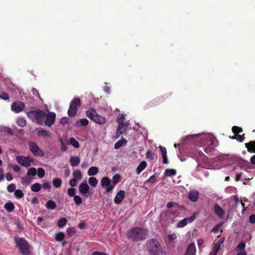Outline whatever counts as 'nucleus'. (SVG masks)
I'll list each match as a JSON object with an SVG mask.
<instances>
[{
    "instance_id": "nucleus-1",
    "label": "nucleus",
    "mask_w": 255,
    "mask_h": 255,
    "mask_svg": "<svg viewBox=\"0 0 255 255\" xmlns=\"http://www.w3.org/2000/svg\"><path fill=\"white\" fill-rule=\"evenodd\" d=\"M148 233V230L145 229L135 227L128 231L127 236L133 241H138L145 239Z\"/></svg>"
},
{
    "instance_id": "nucleus-2",
    "label": "nucleus",
    "mask_w": 255,
    "mask_h": 255,
    "mask_svg": "<svg viewBox=\"0 0 255 255\" xmlns=\"http://www.w3.org/2000/svg\"><path fill=\"white\" fill-rule=\"evenodd\" d=\"M27 117L37 125H42L43 124L46 112L42 110L37 109L36 111H30L27 113Z\"/></svg>"
},
{
    "instance_id": "nucleus-3",
    "label": "nucleus",
    "mask_w": 255,
    "mask_h": 255,
    "mask_svg": "<svg viewBox=\"0 0 255 255\" xmlns=\"http://www.w3.org/2000/svg\"><path fill=\"white\" fill-rule=\"evenodd\" d=\"M146 245L147 251L153 255H160L163 252L161 245L156 239L148 240Z\"/></svg>"
},
{
    "instance_id": "nucleus-4",
    "label": "nucleus",
    "mask_w": 255,
    "mask_h": 255,
    "mask_svg": "<svg viewBox=\"0 0 255 255\" xmlns=\"http://www.w3.org/2000/svg\"><path fill=\"white\" fill-rule=\"evenodd\" d=\"M86 116L95 123L102 125L106 122V118L101 115H99L94 108H90L86 112Z\"/></svg>"
},
{
    "instance_id": "nucleus-5",
    "label": "nucleus",
    "mask_w": 255,
    "mask_h": 255,
    "mask_svg": "<svg viewBox=\"0 0 255 255\" xmlns=\"http://www.w3.org/2000/svg\"><path fill=\"white\" fill-rule=\"evenodd\" d=\"M124 119L125 118L123 115H122L121 118L119 117L118 118V128L116 131V136L117 137L124 133L128 128V124L124 122Z\"/></svg>"
},
{
    "instance_id": "nucleus-6",
    "label": "nucleus",
    "mask_w": 255,
    "mask_h": 255,
    "mask_svg": "<svg viewBox=\"0 0 255 255\" xmlns=\"http://www.w3.org/2000/svg\"><path fill=\"white\" fill-rule=\"evenodd\" d=\"M16 244L22 255H29V245L25 240L21 238L17 241Z\"/></svg>"
},
{
    "instance_id": "nucleus-7",
    "label": "nucleus",
    "mask_w": 255,
    "mask_h": 255,
    "mask_svg": "<svg viewBox=\"0 0 255 255\" xmlns=\"http://www.w3.org/2000/svg\"><path fill=\"white\" fill-rule=\"evenodd\" d=\"M81 106V101L79 98H75L70 103L69 109L68 111V115L70 117H74L77 113V107Z\"/></svg>"
},
{
    "instance_id": "nucleus-8",
    "label": "nucleus",
    "mask_w": 255,
    "mask_h": 255,
    "mask_svg": "<svg viewBox=\"0 0 255 255\" xmlns=\"http://www.w3.org/2000/svg\"><path fill=\"white\" fill-rule=\"evenodd\" d=\"M17 162L22 166L29 167L30 163L34 161V158L30 156H17L16 157Z\"/></svg>"
},
{
    "instance_id": "nucleus-9",
    "label": "nucleus",
    "mask_w": 255,
    "mask_h": 255,
    "mask_svg": "<svg viewBox=\"0 0 255 255\" xmlns=\"http://www.w3.org/2000/svg\"><path fill=\"white\" fill-rule=\"evenodd\" d=\"M28 145L29 150L34 156L42 157L44 155L43 152L35 142L31 141L29 143Z\"/></svg>"
},
{
    "instance_id": "nucleus-10",
    "label": "nucleus",
    "mask_w": 255,
    "mask_h": 255,
    "mask_svg": "<svg viewBox=\"0 0 255 255\" xmlns=\"http://www.w3.org/2000/svg\"><path fill=\"white\" fill-rule=\"evenodd\" d=\"M56 116V114L54 112H49L47 114L46 113L44 125L48 127H51L55 122Z\"/></svg>"
},
{
    "instance_id": "nucleus-11",
    "label": "nucleus",
    "mask_w": 255,
    "mask_h": 255,
    "mask_svg": "<svg viewBox=\"0 0 255 255\" xmlns=\"http://www.w3.org/2000/svg\"><path fill=\"white\" fill-rule=\"evenodd\" d=\"M164 102V97L160 96L150 101L149 102L147 103L146 107L147 108L157 106Z\"/></svg>"
},
{
    "instance_id": "nucleus-12",
    "label": "nucleus",
    "mask_w": 255,
    "mask_h": 255,
    "mask_svg": "<svg viewBox=\"0 0 255 255\" xmlns=\"http://www.w3.org/2000/svg\"><path fill=\"white\" fill-rule=\"evenodd\" d=\"M25 108V104L21 102L16 101L11 105V110L16 113H19L22 111Z\"/></svg>"
},
{
    "instance_id": "nucleus-13",
    "label": "nucleus",
    "mask_w": 255,
    "mask_h": 255,
    "mask_svg": "<svg viewBox=\"0 0 255 255\" xmlns=\"http://www.w3.org/2000/svg\"><path fill=\"white\" fill-rule=\"evenodd\" d=\"M195 218L196 215L195 214H194L190 217L184 218L178 222L177 224V227L178 228H183L185 227L188 223H191L193 222L195 220Z\"/></svg>"
},
{
    "instance_id": "nucleus-14",
    "label": "nucleus",
    "mask_w": 255,
    "mask_h": 255,
    "mask_svg": "<svg viewBox=\"0 0 255 255\" xmlns=\"http://www.w3.org/2000/svg\"><path fill=\"white\" fill-rule=\"evenodd\" d=\"M79 190L80 193L85 195L86 197H88L87 193L90 191V187L86 181L83 182L79 187Z\"/></svg>"
},
{
    "instance_id": "nucleus-15",
    "label": "nucleus",
    "mask_w": 255,
    "mask_h": 255,
    "mask_svg": "<svg viewBox=\"0 0 255 255\" xmlns=\"http://www.w3.org/2000/svg\"><path fill=\"white\" fill-rule=\"evenodd\" d=\"M126 196V192L124 190L119 191L114 198V201L115 204H119L124 199Z\"/></svg>"
},
{
    "instance_id": "nucleus-16",
    "label": "nucleus",
    "mask_w": 255,
    "mask_h": 255,
    "mask_svg": "<svg viewBox=\"0 0 255 255\" xmlns=\"http://www.w3.org/2000/svg\"><path fill=\"white\" fill-rule=\"evenodd\" d=\"M196 252L195 244L194 243H191L188 246L185 255H195Z\"/></svg>"
},
{
    "instance_id": "nucleus-17",
    "label": "nucleus",
    "mask_w": 255,
    "mask_h": 255,
    "mask_svg": "<svg viewBox=\"0 0 255 255\" xmlns=\"http://www.w3.org/2000/svg\"><path fill=\"white\" fill-rule=\"evenodd\" d=\"M215 214L220 218H223L225 214L224 210L218 204H215L214 207Z\"/></svg>"
},
{
    "instance_id": "nucleus-18",
    "label": "nucleus",
    "mask_w": 255,
    "mask_h": 255,
    "mask_svg": "<svg viewBox=\"0 0 255 255\" xmlns=\"http://www.w3.org/2000/svg\"><path fill=\"white\" fill-rule=\"evenodd\" d=\"M69 161L70 165L72 166L75 167L79 164L81 161V159L79 156H71V157L70 158Z\"/></svg>"
},
{
    "instance_id": "nucleus-19",
    "label": "nucleus",
    "mask_w": 255,
    "mask_h": 255,
    "mask_svg": "<svg viewBox=\"0 0 255 255\" xmlns=\"http://www.w3.org/2000/svg\"><path fill=\"white\" fill-rule=\"evenodd\" d=\"M199 193L198 191H191L188 193V197L192 202H196L199 197Z\"/></svg>"
},
{
    "instance_id": "nucleus-20",
    "label": "nucleus",
    "mask_w": 255,
    "mask_h": 255,
    "mask_svg": "<svg viewBox=\"0 0 255 255\" xmlns=\"http://www.w3.org/2000/svg\"><path fill=\"white\" fill-rule=\"evenodd\" d=\"M245 145L249 152L255 153V140L251 141L248 143H245Z\"/></svg>"
},
{
    "instance_id": "nucleus-21",
    "label": "nucleus",
    "mask_w": 255,
    "mask_h": 255,
    "mask_svg": "<svg viewBox=\"0 0 255 255\" xmlns=\"http://www.w3.org/2000/svg\"><path fill=\"white\" fill-rule=\"evenodd\" d=\"M37 135L39 137H50L51 136V133L50 132L44 129H41L38 131L37 133Z\"/></svg>"
},
{
    "instance_id": "nucleus-22",
    "label": "nucleus",
    "mask_w": 255,
    "mask_h": 255,
    "mask_svg": "<svg viewBox=\"0 0 255 255\" xmlns=\"http://www.w3.org/2000/svg\"><path fill=\"white\" fill-rule=\"evenodd\" d=\"M147 166V163L145 161H141L136 168V173L139 174Z\"/></svg>"
},
{
    "instance_id": "nucleus-23",
    "label": "nucleus",
    "mask_w": 255,
    "mask_h": 255,
    "mask_svg": "<svg viewBox=\"0 0 255 255\" xmlns=\"http://www.w3.org/2000/svg\"><path fill=\"white\" fill-rule=\"evenodd\" d=\"M111 184L112 183L110 179L107 176L103 177L101 180V184L102 187H105Z\"/></svg>"
},
{
    "instance_id": "nucleus-24",
    "label": "nucleus",
    "mask_w": 255,
    "mask_h": 255,
    "mask_svg": "<svg viewBox=\"0 0 255 255\" xmlns=\"http://www.w3.org/2000/svg\"><path fill=\"white\" fill-rule=\"evenodd\" d=\"M127 140L123 138L122 139L119 140L118 141H117L114 145V148L115 149H119L121 147H122L123 145H125L127 143Z\"/></svg>"
},
{
    "instance_id": "nucleus-25",
    "label": "nucleus",
    "mask_w": 255,
    "mask_h": 255,
    "mask_svg": "<svg viewBox=\"0 0 255 255\" xmlns=\"http://www.w3.org/2000/svg\"><path fill=\"white\" fill-rule=\"evenodd\" d=\"M4 208L8 212H13L14 209V205L11 202L6 203L4 205Z\"/></svg>"
},
{
    "instance_id": "nucleus-26",
    "label": "nucleus",
    "mask_w": 255,
    "mask_h": 255,
    "mask_svg": "<svg viewBox=\"0 0 255 255\" xmlns=\"http://www.w3.org/2000/svg\"><path fill=\"white\" fill-rule=\"evenodd\" d=\"M45 207L49 210H54L56 207V204L53 200H49L46 203Z\"/></svg>"
},
{
    "instance_id": "nucleus-27",
    "label": "nucleus",
    "mask_w": 255,
    "mask_h": 255,
    "mask_svg": "<svg viewBox=\"0 0 255 255\" xmlns=\"http://www.w3.org/2000/svg\"><path fill=\"white\" fill-rule=\"evenodd\" d=\"M121 176L119 174H116L113 176L112 184H113V185L116 186L121 182Z\"/></svg>"
},
{
    "instance_id": "nucleus-28",
    "label": "nucleus",
    "mask_w": 255,
    "mask_h": 255,
    "mask_svg": "<svg viewBox=\"0 0 255 255\" xmlns=\"http://www.w3.org/2000/svg\"><path fill=\"white\" fill-rule=\"evenodd\" d=\"M89 122L87 119H82L76 123L75 126L76 127H80L81 126L85 127L87 126Z\"/></svg>"
},
{
    "instance_id": "nucleus-29",
    "label": "nucleus",
    "mask_w": 255,
    "mask_h": 255,
    "mask_svg": "<svg viewBox=\"0 0 255 255\" xmlns=\"http://www.w3.org/2000/svg\"><path fill=\"white\" fill-rule=\"evenodd\" d=\"M67 220L65 218H61L57 221V225L59 228H63L67 224Z\"/></svg>"
},
{
    "instance_id": "nucleus-30",
    "label": "nucleus",
    "mask_w": 255,
    "mask_h": 255,
    "mask_svg": "<svg viewBox=\"0 0 255 255\" xmlns=\"http://www.w3.org/2000/svg\"><path fill=\"white\" fill-rule=\"evenodd\" d=\"M41 189V185L39 183H35L31 186V190L34 192L39 191Z\"/></svg>"
},
{
    "instance_id": "nucleus-31",
    "label": "nucleus",
    "mask_w": 255,
    "mask_h": 255,
    "mask_svg": "<svg viewBox=\"0 0 255 255\" xmlns=\"http://www.w3.org/2000/svg\"><path fill=\"white\" fill-rule=\"evenodd\" d=\"M17 125L22 128L24 127L26 125V122L24 118L19 117L16 120Z\"/></svg>"
},
{
    "instance_id": "nucleus-32",
    "label": "nucleus",
    "mask_w": 255,
    "mask_h": 255,
    "mask_svg": "<svg viewBox=\"0 0 255 255\" xmlns=\"http://www.w3.org/2000/svg\"><path fill=\"white\" fill-rule=\"evenodd\" d=\"M0 131L9 134L10 135L14 134V132L11 128L6 127H2L0 129Z\"/></svg>"
},
{
    "instance_id": "nucleus-33",
    "label": "nucleus",
    "mask_w": 255,
    "mask_h": 255,
    "mask_svg": "<svg viewBox=\"0 0 255 255\" xmlns=\"http://www.w3.org/2000/svg\"><path fill=\"white\" fill-rule=\"evenodd\" d=\"M98 172V168L97 167L93 166L90 167L88 171V174L89 176L96 175Z\"/></svg>"
},
{
    "instance_id": "nucleus-34",
    "label": "nucleus",
    "mask_w": 255,
    "mask_h": 255,
    "mask_svg": "<svg viewBox=\"0 0 255 255\" xmlns=\"http://www.w3.org/2000/svg\"><path fill=\"white\" fill-rule=\"evenodd\" d=\"M52 184L55 188H59L62 184V180L59 178H54L52 180Z\"/></svg>"
},
{
    "instance_id": "nucleus-35",
    "label": "nucleus",
    "mask_w": 255,
    "mask_h": 255,
    "mask_svg": "<svg viewBox=\"0 0 255 255\" xmlns=\"http://www.w3.org/2000/svg\"><path fill=\"white\" fill-rule=\"evenodd\" d=\"M164 174L168 176H175L176 174V171L174 169H166Z\"/></svg>"
},
{
    "instance_id": "nucleus-36",
    "label": "nucleus",
    "mask_w": 255,
    "mask_h": 255,
    "mask_svg": "<svg viewBox=\"0 0 255 255\" xmlns=\"http://www.w3.org/2000/svg\"><path fill=\"white\" fill-rule=\"evenodd\" d=\"M65 237V234L62 232H60L56 234L55 240L57 242L62 241Z\"/></svg>"
},
{
    "instance_id": "nucleus-37",
    "label": "nucleus",
    "mask_w": 255,
    "mask_h": 255,
    "mask_svg": "<svg viewBox=\"0 0 255 255\" xmlns=\"http://www.w3.org/2000/svg\"><path fill=\"white\" fill-rule=\"evenodd\" d=\"M73 178H74L76 180L81 179L82 178L81 172L79 170H76L74 171L73 173Z\"/></svg>"
},
{
    "instance_id": "nucleus-38",
    "label": "nucleus",
    "mask_w": 255,
    "mask_h": 255,
    "mask_svg": "<svg viewBox=\"0 0 255 255\" xmlns=\"http://www.w3.org/2000/svg\"><path fill=\"white\" fill-rule=\"evenodd\" d=\"M88 181L89 184L92 187H95L98 183V180L94 177H90Z\"/></svg>"
},
{
    "instance_id": "nucleus-39",
    "label": "nucleus",
    "mask_w": 255,
    "mask_h": 255,
    "mask_svg": "<svg viewBox=\"0 0 255 255\" xmlns=\"http://www.w3.org/2000/svg\"><path fill=\"white\" fill-rule=\"evenodd\" d=\"M70 144L75 148H78L80 146L79 142L74 137H70L69 139Z\"/></svg>"
},
{
    "instance_id": "nucleus-40",
    "label": "nucleus",
    "mask_w": 255,
    "mask_h": 255,
    "mask_svg": "<svg viewBox=\"0 0 255 255\" xmlns=\"http://www.w3.org/2000/svg\"><path fill=\"white\" fill-rule=\"evenodd\" d=\"M232 131L236 135L239 133L243 132V129L241 127L234 126L232 128Z\"/></svg>"
},
{
    "instance_id": "nucleus-41",
    "label": "nucleus",
    "mask_w": 255,
    "mask_h": 255,
    "mask_svg": "<svg viewBox=\"0 0 255 255\" xmlns=\"http://www.w3.org/2000/svg\"><path fill=\"white\" fill-rule=\"evenodd\" d=\"M74 201L76 205L79 206L82 203V200L80 196L75 195L74 197Z\"/></svg>"
},
{
    "instance_id": "nucleus-42",
    "label": "nucleus",
    "mask_w": 255,
    "mask_h": 255,
    "mask_svg": "<svg viewBox=\"0 0 255 255\" xmlns=\"http://www.w3.org/2000/svg\"><path fill=\"white\" fill-rule=\"evenodd\" d=\"M36 174V169L34 167H32L28 169L27 172V176H35Z\"/></svg>"
},
{
    "instance_id": "nucleus-43",
    "label": "nucleus",
    "mask_w": 255,
    "mask_h": 255,
    "mask_svg": "<svg viewBox=\"0 0 255 255\" xmlns=\"http://www.w3.org/2000/svg\"><path fill=\"white\" fill-rule=\"evenodd\" d=\"M14 195L17 198H21L24 196V194L21 190L17 189L15 190Z\"/></svg>"
},
{
    "instance_id": "nucleus-44",
    "label": "nucleus",
    "mask_w": 255,
    "mask_h": 255,
    "mask_svg": "<svg viewBox=\"0 0 255 255\" xmlns=\"http://www.w3.org/2000/svg\"><path fill=\"white\" fill-rule=\"evenodd\" d=\"M45 170L42 168H38L37 169V175L39 178H42L45 175Z\"/></svg>"
},
{
    "instance_id": "nucleus-45",
    "label": "nucleus",
    "mask_w": 255,
    "mask_h": 255,
    "mask_svg": "<svg viewBox=\"0 0 255 255\" xmlns=\"http://www.w3.org/2000/svg\"><path fill=\"white\" fill-rule=\"evenodd\" d=\"M31 180L30 178L25 176L21 179V182L22 184H28L30 183Z\"/></svg>"
},
{
    "instance_id": "nucleus-46",
    "label": "nucleus",
    "mask_w": 255,
    "mask_h": 255,
    "mask_svg": "<svg viewBox=\"0 0 255 255\" xmlns=\"http://www.w3.org/2000/svg\"><path fill=\"white\" fill-rule=\"evenodd\" d=\"M76 189L74 188H70L68 190V194L70 197H73L76 194Z\"/></svg>"
},
{
    "instance_id": "nucleus-47",
    "label": "nucleus",
    "mask_w": 255,
    "mask_h": 255,
    "mask_svg": "<svg viewBox=\"0 0 255 255\" xmlns=\"http://www.w3.org/2000/svg\"><path fill=\"white\" fill-rule=\"evenodd\" d=\"M16 186L14 184L11 183L8 185L7 187V189L9 192H13L15 190Z\"/></svg>"
},
{
    "instance_id": "nucleus-48",
    "label": "nucleus",
    "mask_w": 255,
    "mask_h": 255,
    "mask_svg": "<svg viewBox=\"0 0 255 255\" xmlns=\"http://www.w3.org/2000/svg\"><path fill=\"white\" fill-rule=\"evenodd\" d=\"M67 232L69 237H71L76 232V230L74 228H68L67 229Z\"/></svg>"
},
{
    "instance_id": "nucleus-49",
    "label": "nucleus",
    "mask_w": 255,
    "mask_h": 255,
    "mask_svg": "<svg viewBox=\"0 0 255 255\" xmlns=\"http://www.w3.org/2000/svg\"><path fill=\"white\" fill-rule=\"evenodd\" d=\"M115 186L113 185V184H111L108 186H106V188L105 189V193H109L111 192L113 189L114 188Z\"/></svg>"
},
{
    "instance_id": "nucleus-50",
    "label": "nucleus",
    "mask_w": 255,
    "mask_h": 255,
    "mask_svg": "<svg viewBox=\"0 0 255 255\" xmlns=\"http://www.w3.org/2000/svg\"><path fill=\"white\" fill-rule=\"evenodd\" d=\"M246 245L244 242H241L237 247V249L238 250L242 251L245 248Z\"/></svg>"
},
{
    "instance_id": "nucleus-51",
    "label": "nucleus",
    "mask_w": 255,
    "mask_h": 255,
    "mask_svg": "<svg viewBox=\"0 0 255 255\" xmlns=\"http://www.w3.org/2000/svg\"><path fill=\"white\" fill-rule=\"evenodd\" d=\"M0 99H3L4 100H8L9 96L7 93L2 92L0 93Z\"/></svg>"
},
{
    "instance_id": "nucleus-52",
    "label": "nucleus",
    "mask_w": 255,
    "mask_h": 255,
    "mask_svg": "<svg viewBox=\"0 0 255 255\" xmlns=\"http://www.w3.org/2000/svg\"><path fill=\"white\" fill-rule=\"evenodd\" d=\"M43 187L44 189H50L51 188V184L49 181H47L43 183L42 185H41V187Z\"/></svg>"
},
{
    "instance_id": "nucleus-53",
    "label": "nucleus",
    "mask_w": 255,
    "mask_h": 255,
    "mask_svg": "<svg viewBox=\"0 0 255 255\" xmlns=\"http://www.w3.org/2000/svg\"><path fill=\"white\" fill-rule=\"evenodd\" d=\"M153 152L150 150H148L146 153V158L147 159H153Z\"/></svg>"
},
{
    "instance_id": "nucleus-54",
    "label": "nucleus",
    "mask_w": 255,
    "mask_h": 255,
    "mask_svg": "<svg viewBox=\"0 0 255 255\" xmlns=\"http://www.w3.org/2000/svg\"><path fill=\"white\" fill-rule=\"evenodd\" d=\"M159 148L160 149V151L162 154V156L167 154L166 149L165 147H164L161 145H160L159 146Z\"/></svg>"
},
{
    "instance_id": "nucleus-55",
    "label": "nucleus",
    "mask_w": 255,
    "mask_h": 255,
    "mask_svg": "<svg viewBox=\"0 0 255 255\" xmlns=\"http://www.w3.org/2000/svg\"><path fill=\"white\" fill-rule=\"evenodd\" d=\"M236 138L240 142H243L245 140V134L241 135L240 134H237L236 135Z\"/></svg>"
},
{
    "instance_id": "nucleus-56",
    "label": "nucleus",
    "mask_w": 255,
    "mask_h": 255,
    "mask_svg": "<svg viewBox=\"0 0 255 255\" xmlns=\"http://www.w3.org/2000/svg\"><path fill=\"white\" fill-rule=\"evenodd\" d=\"M221 249V245L219 244H217L216 243H214V247L213 250L218 252V251Z\"/></svg>"
},
{
    "instance_id": "nucleus-57",
    "label": "nucleus",
    "mask_w": 255,
    "mask_h": 255,
    "mask_svg": "<svg viewBox=\"0 0 255 255\" xmlns=\"http://www.w3.org/2000/svg\"><path fill=\"white\" fill-rule=\"evenodd\" d=\"M69 122V119L67 117H64L60 119V122L62 125L66 124Z\"/></svg>"
},
{
    "instance_id": "nucleus-58",
    "label": "nucleus",
    "mask_w": 255,
    "mask_h": 255,
    "mask_svg": "<svg viewBox=\"0 0 255 255\" xmlns=\"http://www.w3.org/2000/svg\"><path fill=\"white\" fill-rule=\"evenodd\" d=\"M207 140V142L208 143V145L210 146H213L214 145V140L213 138L210 137L209 138H206Z\"/></svg>"
},
{
    "instance_id": "nucleus-59",
    "label": "nucleus",
    "mask_w": 255,
    "mask_h": 255,
    "mask_svg": "<svg viewBox=\"0 0 255 255\" xmlns=\"http://www.w3.org/2000/svg\"><path fill=\"white\" fill-rule=\"evenodd\" d=\"M168 238V239L169 240V242L170 243H171L172 242H173L175 238H176V235L175 234H173V235H169L167 237Z\"/></svg>"
},
{
    "instance_id": "nucleus-60",
    "label": "nucleus",
    "mask_w": 255,
    "mask_h": 255,
    "mask_svg": "<svg viewBox=\"0 0 255 255\" xmlns=\"http://www.w3.org/2000/svg\"><path fill=\"white\" fill-rule=\"evenodd\" d=\"M12 168L15 172H18L20 171V168L17 165L12 166Z\"/></svg>"
},
{
    "instance_id": "nucleus-61",
    "label": "nucleus",
    "mask_w": 255,
    "mask_h": 255,
    "mask_svg": "<svg viewBox=\"0 0 255 255\" xmlns=\"http://www.w3.org/2000/svg\"><path fill=\"white\" fill-rule=\"evenodd\" d=\"M249 222L252 224L255 223V215H251L249 217Z\"/></svg>"
},
{
    "instance_id": "nucleus-62",
    "label": "nucleus",
    "mask_w": 255,
    "mask_h": 255,
    "mask_svg": "<svg viewBox=\"0 0 255 255\" xmlns=\"http://www.w3.org/2000/svg\"><path fill=\"white\" fill-rule=\"evenodd\" d=\"M76 182H77V180L74 178H73L72 179L70 180L69 184L71 186L73 187V186H76Z\"/></svg>"
},
{
    "instance_id": "nucleus-63",
    "label": "nucleus",
    "mask_w": 255,
    "mask_h": 255,
    "mask_svg": "<svg viewBox=\"0 0 255 255\" xmlns=\"http://www.w3.org/2000/svg\"><path fill=\"white\" fill-rule=\"evenodd\" d=\"M39 203L38 199L37 197H35L32 198L31 200V204H37Z\"/></svg>"
},
{
    "instance_id": "nucleus-64",
    "label": "nucleus",
    "mask_w": 255,
    "mask_h": 255,
    "mask_svg": "<svg viewBox=\"0 0 255 255\" xmlns=\"http://www.w3.org/2000/svg\"><path fill=\"white\" fill-rule=\"evenodd\" d=\"M92 255H108V254L96 251L93 253Z\"/></svg>"
}]
</instances>
